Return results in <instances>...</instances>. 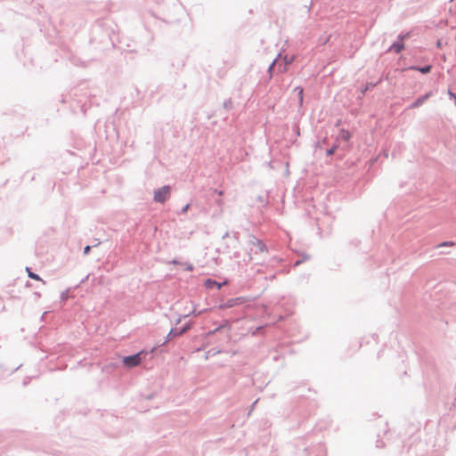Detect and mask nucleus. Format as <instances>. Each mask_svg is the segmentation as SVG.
<instances>
[{
  "label": "nucleus",
  "instance_id": "5",
  "mask_svg": "<svg viewBox=\"0 0 456 456\" xmlns=\"http://www.w3.org/2000/svg\"><path fill=\"white\" fill-rule=\"evenodd\" d=\"M431 96V93H428L425 95L418 98L411 105V109H416L421 106L425 101H427Z\"/></svg>",
  "mask_w": 456,
  "mask_h": 456
},
{
  "label": "nucleus",
  "instance_id": "1",
  "mask_svg": "<svg viewBox=\"0 0 456 456\" xmlns=\"http://www.w3.org/2000/svg\"><path fill=\"white\" fill-rule=\"evenodd\" d=\"M146 355V353H144L143 351L138 353V354H135L134 355H130V356H126L123 358V363L126 366V367H129V368H132V367H135L137 365H139L143 357Z\"/></svg>",
  "mask_w": 456,
  "mask_h": 456
},
{
  "label": "nucleus",
  "instance_id": "10",
  "mask_svg": "<svg viewBox=\"0 0 456 456\" xmlns=\"http://www.w3.org/2000/svg\"><path fill=\"white\" fill-rule=\"evenodd\" d=\"M27 272H28V277H30L31 279H34L37 281H42L41 278L37 274L32 273L28 268H27Z\"/></svg>",
  "mask_w": 456,
  "mask_h": 456
},
{
  "label": "nucleus",
  "instance_id": "8",
  "mask_svg": "<svg viewBox=\"0 0 456 456\" xmlns=\"http://www.w3.org/2000/svg\"><path fill=\"white\" fill-rule=\"evenodd\" d=\"M391 49H393L395 53H400L403 49V43H395Z\"/></svg>",
  "mask_w": 456,
  "mask_h": 456
},
{
  "label": "nucleus",
  "instance_id": "2",
  "mask_svg": "<svg viewBox=\"0 0 456 456\" xmlns=\"http://www.w3.org/2000/svg\"><path fill=\"white\" fill-rule=\"evenodd\" d=\"M247 302L246 297H239L235 298H230L226 302L220 304L217 307L218 309L224 310L234 307L236 305H242Z\"/></svg>",
  "mask_w": 456,
  "mask_h": 456
},
{
  "label": "nucleus",
  "instance_id": "11",
  "mask_svg": "<svg viewBox=\"0 0 456 456\" xmlns=\"http://www.w3.org/2000/svg\"><path fill=\"white\" fill-rule=\"evenodd\" d=\"M226 327H227V328H230L229 322H228V321H224L223 324H222L219 328L216 329V330H215V331H217V330H219L220 329H222V328H226Z\"/></svg>",
  "mask_w": 456,
  "mask_h": 456
},
{
  "label": "nucleus",
  "instance_id": "13",
  "mask_svg": "<svg viewBox=\"0 0 456 456\" xmlns=\"http://www.w3.org/2000/svg\"><path fill=\"white\" fill-rule=\"evenodd\" d=\"M91 248L90 246H86L85 248H84V254L85 255H87L90 251Z\"/></svg>",
  "mask_w": 456,
  "mask_h": 456
},
{
  "label": "nucleus",
  "instance_id": "7",
  "mask_svg": "<svg viewBox=\"0 0 456 456\" xmlns=\"http://www.w3.org/2000/svg\"><path fill=\"white\" fill-rule=\"evenodd\" d=\"M411 69H417L419 70V72L423 73V74H427V73H429L430 70H431V66L430 65H428V66H425L423 68H415V67H411Z\"/></svg>",
  "mask_w": 456,
  "mask_h": 456
},
{
  "label": "nucleus",
  "instance_id": "16",
  "mask_svg": "<svg viewBox=\"0 0 456 456\" xmlns=\"http://www.w3.org/2000/svg\"><path fill=\"white\" fill-rule=\"evenodd\" d=\"M332 153H333V151H332V150H330V151H328V154H332Z\"/></svg>",
  "mask_w": 456,
  "mask_h": 456
},
{
  "label": "nucleus",
  "instance_id": "14",
  "mask_svg": "<svg viewBox=\"0 0 456 456\" xmlns=\"http://www.w3.org/2000/svg\"><path fill=\"white\" fill-rule=\"evenodd\" d=\"M449 95H450V97L456 98L455 94L453 93H452V92H449Z\"/></svg>",
  "mask_w": 456,
  "mask_h": 456
},
{
  "label": "nucleus",
  "instance_id": "3",
  "mask_svg": "<svg viewBox=\"0 0 456 456\" xmlns=\"http://www.w3.org/2000/svg\"><path fill=\"white\" fill-rule=\"evenodd\" d=\"M170 195L169 186H163L154 192V200L156 202H165Z\"/></svg>",
  "mask_w": 456,
  "mask_h": 456
},
{
  "label": "nucleus",
  "instance_id": "6",
  "mask_svg": "<svg viewBox=\"0 0 456 456\" xmlns=\"http://www.w3.org/2000/svg\"><path fill=\"white\" fill-rule=\"evenodd\" d=\"M204 285L207 289H213L214 287H216L219 289H221L223 284L216 282V281H213L211 279H208L205 281Z\"/></svg>",
  "mask_w": 456,
  "mask_h": 456
},
{
  "label": "nucleus",
  "instance_id": "4",
  "mask_svg": "<svg viewBox=\"0 0 456 456\" xmlns=\"http://www.w3.org/2000/svg\"><path fill=\"white\" fill-rule=\"evenodd\" d=\"M282 61L284 62L283 65L281 64V62H279L277 60H275L272 65L269 67V72L271 73L273 69L277 65L278 66V69L280 70V72L283 73V72H286L287 71V68H288V65H289L290 63H292L293 61V57H288V56H285L282 60Z\"/></svg>",
  "mask_w": 456,
  "mask_h": 456
},
{
  "label": "nucleus",
  "instance_id": "12",
  "mask_svg": "<svg viewBox=\"0 0 456 456\" xmlns=\"http://www.w3.org/2000/svg\"><path fill=\"white\" fill-rule=\"evenodd\" d=\"M454 245V243L452 241H446V242H443L439 245V247H444V246H450V247H452Z\"/></svg>",
  "mask_w": 456,
  "mask_h": 456
},
{
  "label": "nucleus",
  "instance_id": "15",
  "mask_svg": "<svg viewBox=\"0 0 456 456\" xmlns=\"http://www.w3.org/2000/svg\"><path fill=\"white\" fill-rule=\"evenodd\" d=\"M193 269L192 265L188 266V270L191 271Z\"/></svg>",
  "mask_w": 456,
  "mask_h": 456
},
{
  "label": "nucleus",
  "instance_id": "9",
  "mask_svg": "<svg viewBox=\"0 0 456 456\" xmlns=\"http://www.w3.org/2000/svg\"><path fill=\"white\" fill-rule=\"evenodd\" d=\"M296 90L298 91V97H299V105L301 106L303 104V98H304V91L302 87H297Z\"/></svg>",
  "mask_w": 456,
  "mask_h": 456
}]
</instances>
